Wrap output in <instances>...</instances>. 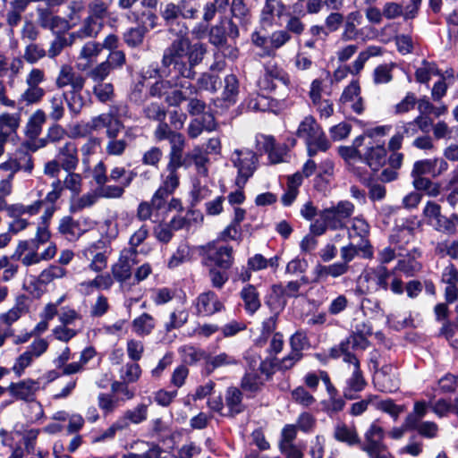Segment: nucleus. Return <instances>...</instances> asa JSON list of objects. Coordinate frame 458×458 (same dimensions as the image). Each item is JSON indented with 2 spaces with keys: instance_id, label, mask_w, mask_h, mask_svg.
<instances>
[{
  "instance_id": "nucleus-7",
  "label": "nucleus",
  "mask_w": 458,
  "mask_h": 458,
  "mask_svg": "<svg viewBox=\"0 0 458 458\" xmlns=\"http://www.w3.org/2000/svg\"><path fill=\"white\" fill-rule=\"evenodd\" d=\"M231 161L238 170L235 183L237 187L243 188L256 170L258 161L256 154L249 149H235L232 154Z\"/></svg>"
},
{
  "instance_id": "nucleus-17",
  "label": "nucleus",
  "mask_w": 458,
  "mask_h": 458,
  "mask_svg": "<svg viewBox=\"0 0 458 458\" xmlns=\"http://www.w3.org/2000/svg\"><path fill=\"white\" fill-rule=\"evenodd\" d=\"M161 16L169 32L176 36L187 35L188 27L183 21L179 20L182 17V13L176 4L172 2L166 4L161 12Z\"/></svg>"
},
{
  "instance_id": "nucleus-6",
  "label": "nucleus",
  "mask_w": 458,
  "mask_h": 458,
  "mask_svg": "<svg viewBox=\"0 0 458 458\" xmlns=\"http://www.w3.org/2000/svg\"><path fill=\"white\" fill-rule=\"evenodd\" d=\"M354 210L355 207L351 201L341 200L336 205L321 210L318 216L327 222L330 230H340L347 227L348 219Z\"/></svg>"
},
{
  "instance_id": "nucleus-26",
  "label": "nucleus",
  "mask_w": 458,
  "mask_h": 458,
  "mask_svg": "<svg viewBox=\"0 0 458 458\" xmlns=\"http://www.w3.org/2000/svg\"><path fill=\"white\" fill-rule=\"evenodd\" d=\"M29 312V301L25 295H21L16 299L15 305L6 312L0 314V322L6 327H11L18 321L23 315Z\"/></svg>"
},
{
  "instance_id": "nucleus-28",
  "label": "nucleus",
  "mask_w": 458,
  "mask_h": 458,
  "mask_svg": "<svg viewBox=\"0 0 458 458\" xmlns=\"http://www.w3.org/2000/svg\"><path fill=\"white\" fill-rule=\"evenodd\" d=\"M170 78V80H161L156 81L149 89V95L152 97L160 98L161 96L166 94L167 90L173 87H180L189 89L190 94H195L197 92L195 87H193L191 82H178L179 79H176L174 74Z\"/></svg>"
},
{
  "instance_id": "nucleus-20",
  "label": "nucleus",
  "mask_w": 458,
  "mask_h": 458,
  "mask_svg": "<svg viewBox=\"0 0 458 458\" xmlns=\"http://www.w3.org/2000/svg\"><path fill=\"white\" fill-rule=\"evenodd\" d=\"M105 245L106 242L100 240L90 244L82 251L83 257L90 261L89 265V268L95 272H100L107 266L106 252L101 250Z\"/></svg>"
},
{
  "instance_id": "nucleus-13",
  "label": "nucleus",
  "mask_w": 458,
  "mask_h": 458,
  "mask_svg": "<svg viewBox=\"0 0 458 458\" xmlns=\"http://www.w3.org/2000/svg\"><path fill=\"white\" fill-rule=\"evenodd\" d=\"M137 256L138 250L123 249L121 251L118 260L111 267L112 276L117 282L123 283L131 278Z\"/></svg>"
},
{
  "instance_id": "nucleus-47",
  "label": "nucleus",
  "mask_w": 458,
  "mask_h": 458,
  "mask_svg": "<svg viewBox=\"0 0 458 458\" xmlns=\"http://www.w3.org/2000/svg\"><path fill=\"white\" fill-rule=\"evenodd\" d=\"M84 87L69 90V97L66 96V102L70 111L75 114H79L86 104V100L81 94Z\"/></svg>"
},
{
  "instance_id": "nucleus-63",
  "label": "nucleus",
  "mask_w": 458,
  "mask_h": 458,
  "mask_svg": "<svg viewBox=\"0 0 458 458\" xmlns=\"http://www.w3.org/2000/svg\"><path fill=\"white\" fill-rule=\"evenodd\" d=\"M144 351L145 347L141 341L136 339L127 341L126 352L131 361L138 362L142 358Z\"/></svg>"
},
{
  "instance_id": "nucleus-49",
  "label": "nucleus",
  "mask_w": 458,
  "mask_h": 458,
  "mask_svg": "<svg viewBox=\"0 0 458 458\" xmlns=\"http://www.w3.org/2000/svg\"><path fill=\"white\" fill-rule=\"evenodd\" d=\"M262 386L263 380L256 371H246L242 378L241 387L246 392H258Z\"/></svg>"
},
{
  "instance_id": "nucleus-10",
  "label": "nucleus",
  "mask_w": 458,
  "mask_h": 458,
  "mask_svg": "<svg viewBox=\"0 0 458 458\" xmlns=\"http://www.w3.org/2000/svg\"><path fill=\"white\" fill-rule=\"evenodd\" d=\"M259 83L262 89L268 91H276L281 85L282 89L276 93V96L283 99L289 96L292 89L290 76L284 70L276 67L267 69Z\"/></svg>"
},
{
  "instance_id": "nucleus-45",
  "label": "nucleus",
  "mask_w": 458,
  "mask_h": 458,
  "mask_svg": "<svg viewBox=\"0 0 458 458\" xmlns=\"http://www.w3.org/2000/svg\"><path fill=\"white\" fill-rule=\"evenodd\" d=\"M307 284L308 278L306 276H302L298 281L288 282L285 286L274 285L273 290L275 293H279L284 296L289 298H297L299 296V291L301 289V286Z\"/></svg>"
},
{
  "instance_id": "nucleus-41",
  "label": "nucleus",
  "mask_w": 458,
  "mask_h": 458,
  "mask_svg": "<svg viewBox=\"0 0 458 458\" xmlns=\"http://www.w3.org/2000/svg\"><path fill=\"white\" fill-rule=\"evenodd\" d=\"M241 297L244 301L245 309L250 314L256 312L260 307V301L256 288L248 284L241 292Z\"/></svg>"
},
{
  "instance_id": "nucleus-32",
  "label": "nucleus",
  "mask_w": 458,
  "mask_h": 458,
  "mask_svg": "<svg viewBox=\"0 0 458 458\" xmlns=\"http://www.w3.org/2000/svg\"><path fill=\"white\" fill-rule=\"evenodd\" d=\"M361 159H363L372 170L377 171L386 162V149L383 145L368 147Z\"/></svg>"
},
{
  "instance_id": "nucleus-25",
  "label": "nucleus",
  "mask_w": 458,
  "mask_h": 458,
  "mask_svg": "<svg viewBox=\"0 0 458 458\" xmlns=\"http://www.w3.org/2000/svg\"><path fill=\"white\" fill-rule=\"evenodd\" d=\"M165 204L164 200L154 193L150 200L141 201L138 205L136 217L140 222L151 220L154 216H157L159 210L162 209Z\"/></svg>"
},
{
  "instance_id": "nucleus-48",
  "label": "nucleus",
  "mask_w": 458,
  "mask_h": 458,
  "mask_svg": "<svg viewBox=\"0 0 458 458\" xmlns=\"http://www.w3.org/2000/svg\"><path fill=\"white\" fill-rule=\"evenodd\" d=\"M67 271L63 267L51 265L44 269L38 276V281L43 284H48L54 280L64 278Z\"/></svg>"
},
{
  "instance_id": "nucleus-14",
  "label": "nucleus",
  "mask_w": 458,
  "mask_h": 458,
  "mask_svg": "<svg viewBox=\"0 0 458 458\" xmlns=\"http://www.w3.org/2000/svg\"><path fill=\"white\" fill-rule=\"evenodd\" d=\"M88 219H75L71 216L62 217L58 225V233L67 241L75 242L88 231Z\"/></svg>"
},
{
  "instance_id": "nucleus-57",
  "label": "nucleus",
  "mask_w": 458,
  "mask_h": 458,
  "mask_svg": "<svg viewBox=\"0 0 458 458\" xmlns=\"http://www.w3.org/2000/svg\"><path fill=\"white\" fill-rule=\"evenodd\" d=\"M118 134H115L114 137H107L108 141L106 145V153L109 156H122L127 147L128 142L125 139H117Z\"/></svg>"
},
{
  "instance_id": "nucleus-21",
  "label": "nucleus",
  "mask_w": 458,
  "mask_h": 458,
  "mask_svg": "<svg viewBox=\"0 0 458 458\" xmlns=\"http://www.w3.org/2000/svg\"><path fill=\"white\" fill-rule=\"evenodd\" d=\"M339 101L342 105L349 106L357 114L363 113L364 102L360 96V87L358 81H351L344 88Z\"/></svg>"
},
{
  "instance_id": "nucleus-4",
  "label": "nucleus",
  "mask_w": 458,
  "mask_h": 458,
  "mask_svg": "<svg viewBox=\"0 0 458 458\" xmlns=\"http://www.w3.org/2000/svg\"><path fill=\"white\" fill-rule=\"evenodd\" d=\"M384 428L374 421L364 433V441L360 448L367 454L369 458H394L384 443Z\"/></svg>"
},
{
  "instance_id": "nucleus-15",
  "label": "nucleus",
  "mask_w": 458,
  "mask_h": 458,
  "mask_svg": "<svg viewBox=\"0 0 458 458\" xmlns=\"http://www.w3.org/2000/svg\"><path fill=\"white\" fill-rule=\"evenodd\" d=\"M368 338L352 332L345 340L342 341L336 347L331 348L330 356L334 359L343 357L345 360L347 356H355L352 351L365 350L369 347Z\"/></svg>"
},
{
  "instance_id": "nucleus-50",
  "label": "nucleus",
  "mask_w": 458,
  "mask_h": 458,
  "mask_svg": "<svg viewBox=\"0 0 458 458\" xmlns=\"http://www.w3.org/2000/svg\"><path fill=\"white\" fill-rule=\"evenodd\" d=\"M93 94L101 103L111 101L114 96V85L110 82H96Z\"/></svg>"
},
{
  "instance_id": "nucleus-33",
  "label": "nucleus",
  "mask_w": 458,
  "mask_h": 458,
  "mask_svg": "<svg viewBox=\"0 0 458 458\" xmlns=\"http://www.w3.org/2000/svg\"><path fill=\"white\" fill-rule=\"evenodd\" d=\"M21 121V115L20 113L4 112L0 114V134L2 133L4 135V139L8 140V137L18 130Z\"/></svg>"
},
{
  "instance_id": "nucleus-54",
  "label": "nucleus",
  "mask_w": 458,
  "mask_h": 458,
  "mask_svg": "<svg viewBox=\"0 0 458 458\" xmlns=\"http://www.w3.org/2000/svg\"><path fill=\"white\" fill-rule=\"evenodd\" d=\"M146 33L145 28H131L123 33V38L128 47H137L142 44Z\"/></svg>"
},
{
  "instance_id": "nucleus-30",
  "label": "nucleus",
  "mask_w": 458,
  "mask_h": 458,
  "mask_svg": "<svg viewBox=\"0 0 458 458\" xmlns=\"http://www.w3.org/2000/svg\"><path fill=\"white\" fill-rule=\"evenodd\" d=\"M161 176V185L155 191V194L166 203L167 198L178 188L180 184V176L178 172L166 170Z\"/></svg>"
},
{
  "instance_id": "nucleus-3",
  "label": "nucleus",
  "mask_w": 458,
  "mask_h": 458,
  "mask_svg": "<svg viewBox=\"0 0 458 458\" xmlns=\"http://www.w3.org/2000/svg\"><path fill=\"white\" fill-rule=\"evenodd\" d=\"M109 5L103 0H91L88 4V16L83 20L80 30L72 37L80 38H96L104 27V20L108 15Z\"/></svg>"
},
{
  "instance_id": "nucleus-18",
  "label": "nucleus",
  "mask_w": 458,
  "mask_h": 458,
  "mask_svg": "<svg viewBox=\"0 0 458 458\" xmlns=\"http://www.w3.org/2000/svg\"><path fill=\"white\" fill-rule=\"evenodd\" d=\"M86 79L81 74L76 72L70 64H63L60 66L58 74L55 78V84L57 89H62L70 87V89L84 87Z\"/></svg>"
},
{
  "instance_id": "nucleus-24",
  "label": "nucleus",
  "mask_w": 458,
  "mask_h": 458,
  "mask_svg": "<svg viewBox=\"0 0 458 458\" xmlns=\"http://www.w3.org/2000/svg\"><path fill=\"white\" fill-rule=\"evenodd\" d=\"M207 255L208 259L221 269H229L233 262V248L230 246L216 247L214 244H209Z\"/></svg>"
},
{
  "instance_id": "nucleus-52",
  "label": "nucleus",
  "mask_w": 458,
  "mask_h": 458,
  "mask_svg": "<svg viewBox=\"0 0 458 458\" xmlns=\"http://www.w3.org/2000/svg\"><path fill=\"white\" fill-rule=\"evenodd\" d=\"M376 408L385 413L389 414L394 420H397L400 414L405 411V406L396 404L391 399L380 400L376 403Z\"/></svg>"
},
{
  "instance_id": "nucleus-23",
  "label": "nucleus",
  "mask_w": 458,
  "mask_h": 458,
  "mask_svg": "<svg viewBox=\"0 0 458 458\" xmlns=\"http://www.w3.org/2000/svg\"><path fill=\"white\" fill-rule=\"evenodd\" d=\"M224 309V304L212 291L200 293L196 299V310L199 315L211 316Z\"/></svg>"
},
{
  "instance_id": "nucleus-53",
  "label": "nucleus",
  "mask_w": 458,
  "mask_h": 458,
  "mask_svg": "<svg viewBox=\"0 0 458 458\" xmlns=\"http://www.w3.org/2000/svg\"><path fill=\"white\" fill-rule=\"evenodd\" d=\"M46 55L47 51L42 46L36 43H30L25 47L22 57L27 63L34 64Z\"/></svg>"
},
{
  "instance_id": "nucleus-34",
  "label": "nucleus",
  "mask_w": 458,
  "mask_h": 458,
  "mask_svg": "<svg viewBox=\"0 0 458 458\" xmlns=\"http://www.w3.org/2000/svg\"><path fill=\"white\" fill-rule=\"evenodd\" d=\"M334 437L335 440L346 443L349 445L361 444L356 428H351L343 422L335 425Z\"/></svg>"
},
{
  "instance_id": "nucleus-42",
  "label": "nucleus",
  "mask_w": 458,
  "mask_h": 458,
  "mask_svg": "<svg viewBox=\"0 0 458 458\" xmlns=\"http://www.w3.org/2000/svg\"><path fill=\"white\" fill-rule=\"evenodd\" d=\"M225 405L231 415L238 414L243 410L242 392L236 387H229L225 394Z\"/></svg>"
},
{
  "instance_id": "nucleus-36",
  "label": "nucleus",
  "mask_w": 458,
  "mask_h": 458,
  "mask_svg": "<svg viewBox=\"0 0 458 458\" xmlns=\"http://www.w3.org/2000/svg\"><path fill=\"white\" fill-rule=\"evenodd\" d=\"M133 331L140 336H145L151 334L156 326L155 318L148 313H142L134 318L132 323Z\"/></svg>"
},
{
  "instance_id": "nucleus-55",
  "label": "nucleus",
  "mask_w": 458,
  "mask_h": 458,
  "mask_svg": "<svg viewBox=\"0 0 458 458\" xmlns=\"http://www.w3.org/2000/svg\"><path fill=\"white\" fill-rule=\"evenodd\" d=\"M199 216V213L195 210H189L185 216L178 215L174 216L169 224L174 232L181 229H188L191 225V220H196L195 216Z\"/></svg>"
},
{
  "instance_id": "nucleus-27",
  "label": "nucleus",
  "mask_w": 458,
  "mask_h": 458,
  "mask_svg": "<svg viewBox=\"0 0 458 458\" xmlns=\"http://www.w3.org/2000/svg\"><path fill=\"white\" fill-rule=\"evenodd\" d=\"M362 15L360 11L351 12L344 19L341 33V40L344 42L356 40L360 36L358 26L361 24Z\"/></svg>"
},
{
  "instance_id": "nucleus-43",
  "label": "nucleus",
  "mask_w": 458,
  "mask_h": 458,
  "mask_svg": "<svg viewBox=\"0 0 458 458\" xmlns=\"http://www.w3.org/2000/svg\"><path fill=\"white\" fill-rule=\"evenodd\" d=\"M99 199L97 190L87 192L81 197L73 199L70 205V211L72 213L80 212L84 208L92 207Z\"/></svg>"
},
{
  "instance_id": "nucleus-39",
  "label": "nucleus",
  "mask_w": 458,
  "mask_h": 458,
  "mask_svg": "<svg viewBox=\"0 0 458 458\" xmlns=\"http://www.w3.org/2000/svg\"><path fill=\"white\" fill-rule=\"evenodd\" d=\"M65 93H54L47 100L49 105V116L52 120L57 122L64 115Z\"/></svg>"
},
{
  "instance_id": "nucleus-9",
  "label": "nucleus",
  "mask_w": 458,
  "mask_h": 458,
  "mask_svg": "<svg viewBox=\"0 0 458 458\" xmlns=\"http://www.w3.org/2000/svg\"><path fill=\"white\" fill-rule=\"evenodd\" d=\"M370 279L376 285V291L390 289L394 294H403V282L395 276L394 270H388L385 266H378L370 272Z\"/></svg>"
},
{
  "instance_id": "nucleus-40",
  "label": "nucleus",
  "mask_w": 458,
  "mask_h": 458,
  "mask_svg": "<svg viewBox=\"0 0 458 458\" xmlns=\"http://www.w3.org/2000/svg\"><path fill=\"white\" fill-rule=\"evenodd\" d=\"M141 373L140 366L137 362L130 361L120 368L119 377L125 384H132L140 378Z\"/></svg>"
},
{
  "instance_id": "nucleus-58",
  "label": "nucleus",
  "mask_w": 458,
  "mask_h": 458,
  "mask_svg": "<svg viewBox=\"0 0 458 458\" xmlns=\"http://www.w3.org/2000/svg\"><path fill=\"white\" fill-rule=\"evenodd\" d=\"M148 406L145 403H139L133 409L124 411L131 424H140L148 419Z\"/></svg>"
},
{
  "instance_id": "nucleus-56",
  "label": "nucleus",
  "mask_w": 458,
  "mask_h": 458,
  "mask_svg": "<svg viewBox=\"0 0 458 458\" xmlns=\"http://www.w3.org/2000/svg\"><path fill=\"white\" fill-rule=\"evenodd\" d=\"M143 114L148 120L163 122L166 117V110L164 106L157 102H151L143 108Z\"/></svg>"
},
{
  "instance_id": "nucleus-51",
  "label": "nucleus",
  "mask_w": 458,
  "mask_h": 458,
  "mask_svg": "<svg viewBox=\"0 0 458 458\" xmlns=\"http://www.w3.org/2000/svg\"><path fill=\"white\" fill-rule=\"evenodd\" d=\"M75 170L65 171L66 175L62 182L64 190H69L73 194L78 195L82 187V176L74 172Z\"/></svg>"
},
{
  "instance_id": "nucleus-2",
  "label": "nucleus",
  "mask_w": 458,
  "mask_h": 458,
  "mask_svg": "<svg viewBox=\"0 0 458 458\" xmlns=\"http://www.w3.org/2000/svg\"><path fill=\"white\" fill-rule=\"evenodd\" d=\"M296 136L305 141L310 157H315L318 151L326 152L330 148L321 126L312 115H307L300 123Z\"/></svg>"
},
{
  "instance_id": "nucleus-44",
  "label": "nucleus",
  "mask_w": 458,
  "mask_h": 458,
  "mask_svg": "<svg viewBox=\"0 0 458 458\" xmlns=\"http://www.w3.org/2000/svg\"><path fill=\"white\" fill-rule=\"evenodd\" d=\"M12 256L0 257V272L4 282H9L15 277L19 270V265L13 262Z\"/></svg>"
},
{
  "instance_id": "nucleus-1",
  "label": "nucleus",
  "mask_w": 458,
  "mask_h": 458,
  "mask_svg": "<svg viewBox=\"0 0 458 458\" xmlns=\"http://www.w3.org/2000/svg\"><path fill=\"white\" fill-rule=\"evenodd\" d=\"M207 52L202 43L191 44L187 35H179L164 50L161 60V76L176 79H193L194 67L199 64Z\"/></svg>"
},
{
  "instance_id": "nucleus-31",
  "label": "nucleus",
  "mask_w": 458,
  "mask_h": 458,
  "mask_svg": "<svg viewBox=\"0 0 458 458\" xmlns=\"http://www.w3.org/2000/svg\"><path fill=\"white\" fill-rule=\"evenodd\" d=\"M240 359L233 354L221 352L214 355H208L206 370L208 373H211L216 369L234 367L240 365Z\"/></svg>"
},
{
  "instance_id": "nucleus-46",
  "label": "nucleus",
  "mask_w": 458,
  "mask_h": 458,
  "mask_svg": "<svg viewBox=\"0 0 458 458\" xmlns=\"http://www.w3.org/2000/svg\"><path fill=\"white\" fill-rule=\"evenodd\" d=\"M38 21L41 27L51 30H55L57 28L65 29L67 27V22L64 19L46 10L39 13Z\"/></svg>"
},
{
  "instance_id": "nucleus-59",
  "label": "nucleus",
  "mask_w": 458,
  "mask_h": 458,
  "mask_svg": "<svg viewBox=\"0 0 458 458\" xmlns=\"http://www.w3.org/2000/svg\"><path fill=\"white\" fill-rule=\"evenodd\" d=\"M421 266L415 259L404 258L398 260L396 266L393 269L394 272H402L407 276H412L415 273L420 271Z\"/></svg>"
},
{
  "instance_id": "nucleus-35",
  "label": "nucleus",
  "mask_w": 458,
  "mask_h": 458,
  "mask_svg": "<svg viewBox=\"0 0 458 458\" xmlns=\"http://www.w3.org/2000/svg\"><path fill=\"white\" fill-rule=\"evenodd\" d=\"M47 121V115L41 109L36 110L29 118L26 124V135L30 139H35L42 131V127Z\"/></svg>"
},
{
  "instance_id": "nucleus-60",
  "label": "nucleus",
  "mask_w": 458,
  "mask_h": 458,
  "mask_svg": "<svg viewBox=\"0 0 458 458\" xmlns=\"http://www.w3.org/2000/svg\"><path fill=\"white\" fill-rule=\"evenodd\" d=\"M181 352L183 361L188 364H194L201 360H204L207 363V358H208V355L204 351L193 346H183L181 349Z\"/></svg>"
},
{
  "instance_id": "nucleus-16",
  "label": "nucleus",
  "mask_w": 458,
  "mask_h": 458,
  "mask_svg": "<svg viewBox=\"0 0 458 458\" xmlns=\"http://www.w3.org/2000/svg\"><path fill=\"white\" fill-rule=\"evenodd\" d=\"M89 128L95 131L105 128L106 137H114L121 132L124 125L119 118L114 117V114L109 112L93 117L89 123Z\"/></svg>"
},
{
  "instance_id": "nucleus-38",
  "label": "nucleus",
  "mask_w": 458,
  "mask_h": 458,
  "mask_svg": "<svg viewBox=\"0 0 458 458\" xmlns=\"http://www.w3.org/2000/svg\"><path fill=\"white\" fill-rule=\"evenodd\" d=\"M239 93V82L235 75L229 74L225 78V87L222 93V99L228 106L236 102Z\"/></svg>"
},
{
  "instance_id": "nucleus-64",
  "label": "nucleus",
  "mask_w": 458,
  "mask_h": 458,
  "mask_svg": "<svg viewBox=\"0 0 458 458\" xmlns=\"http://www.w3.org/2000/svg\"><path fill=\"white\" fill-rule=\"evenodd\" d=\"M436 253L440 256H449L452 259L458 258V239L452 242H438Z\"/></svg>"
},
{
  "instance_id": "nucleus-12",
  "label": "nucleus",
  "mask_w": 458,
  "mask_h": 458,
  "mask_svg": "<svg viewBox=\"0 0 458 458\" xmlns=\"http://www.w3.org/2000/svg\"><path fill=\"white\" fill-rule=\"evenodd\" d=\"M34 167L33 157L25 151L16 152L0 164V170L12 174L13 179H14L15 174L20 171L28 175L32 174Z\"/></svg>"
},
{
  "instance_id": "nucleus-5",
  "label": "nucleus",
  "mask_w": 458,
  "mask_h": 458,
  "mask_svg": "<svg viewBox=\"0 0 458 458\" xmlns=\"http://www.w3.org/2000/svg\"><path fill=\"white\" fill-rule=\"evenodd\" d=\"M346 364L344 369L345 386L343 390L344 396L346 399L352 400L356 394L361 392L367 386V382L360 369V365L356 356H347L343 360Z\"/></svg>"
},
{
  "instance_id": "nucleus-61",
  "label": "nucleus",
  "mask_w": 458,
  "mask_h": 458,
  "mask_svg": "<svg viewBox=\"0 0 458 458\" xmlns=\"http://www.w3.org/2000/svg\"><path fill=\"white\" fill-rule=\"evenodd\" d=\"M149 236V228L147 225L142 224L135 230L129 239V247L124 250H138L137 248L141 245Z\"/></svg>"
},
{
  "instance_id": "nucleus-37",
  "label": "nucleus",
  "mask_w": 458,
  "mask_h": 458,
  "mask_svg": "<svg viewBox=\"0 0 458 458\" xmlns=\"http://www.w3.org/2000/svg\"><path fill=\"white\" fill-rule=\"evenodd\" d=\"M229 5V0H212L207 2L202 9V21L208 24L217 13H225Z\"/></svg>"
},
{
  "instance_id": "nucleus-11",
  "label": "nucleus",
  "mask_w": 458,
  "mask_h": 458,
  "mask_svg": "<svg viewBox=\"0 0 458 458\" xmlns=\"http://www.w3.org/2000/svg\"><path fill=\"white\" fill-rule=\"evenodd\" d=\"M383 50L378 46H369L363 51L360 52L356 59L352 64L344 68H338L334 72V79L340 81L346 78L348 73L352 75H358L364 68L365 64L370 57L378 56L382 55Z\"/></svg>"
},
{
  "instance_id": "nucleus-8",
  "label": "nucleus",
  "mask_w": 458,
  "mask_h": 458,
  "mask_svg": "<svg viewBox=\"0 0 458 458\" xmlns=\"http://www.w3.org/2000/svg\"><path fill=\"white\" fill-rule=\"evenodd\" d=\"M48 345V342L44 338L35 339L26 351L15 359L12 367L14 374L21 377L35 360L40 358L47 351Z\"/></svg>"
},
{
  "instance_id": "nucleus-22",
  "label": "nucleus",
  "mask_w": 458,
  "mask_h": 458,
  "mask_svg": "<svg viewBox=\"0 0 458 458\" xmlns=\"http://www.w3.org/2000/svg\"><path fill=\"white\" fill-rule=\"evenodd\" d=\"M57 160L64 171L76 170L79 163V148L74 141L68 140L57 148Z\"/></svg>"
},
{
  "instance_id": "nucleus-29",
  "label": "nucleus",
  "mask_w": 458,
  "mask_h": 458,
  "mask_svg": "<svg viewBox=\"0 0 458 458\" xmlns=\"http://www.w3.org/2000/svg\"><path fill=\"white\" fill-rule=\"evenodd\" d=\"M135 174L131 171L130 175L123 180L121 185L103 183L96 188L99 199H120L123 196L125 188L132 182Z\"/></svg>"
},
{
  "instance_id": "nucleus-19",
  "label": "nucleus",
  "mask_w": 458,
  "mask_h": 458,
  "mask_svg": "<svg viewBox=\"0 0 458 458\" xmlns=\"http://www.w3.org/2000/svg\"><path fill=\"white\" fill-rule=\"evenodd\" d=\"M39 389V381L31 378L12 383L7 388L13 397L26 402L34 401L36 394Z\"/></svg>"
},
{
  "instance_id": "nucleus-62",
  "label": "nucleus",
  "mask_w": 458,
  "mask_h": 458,
  "mask_svg": "<svg viewBox=\"0 0 458 458\" xmlns=\"http://www.w3.org/2000/svg\"><path fill=\"white\" fill-rule=\"evenodd\" d=\"M114 284L113 277L109 274L98 275L93 280L81 284L88 292L90 288L108 290Z\"/></svg>"
}]
</instances>
